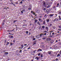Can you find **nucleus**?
<instances>
[{
	"instance_id": "obj_1",
	"label": "nucleus",
	"mask_w": 61,
	"mask_h": 61,
	"mask_svg": "<svg viewBox=\"0 0 61 61\" xmlns=\"http://www.w3.org/2000/svg\"><path fill=\"white\" fill-rule=\"evenodd\" d=\"M44 33H45V34H43V36H46V34L47 33H48V31H46V30L44 31H43Z\"/></svg>"
},
{
	"instance_id": "obj_2",
	"label": "nucleus",
	"mask_w": 61,
	"mask_h": 61,
	"mask_svg": "<svg viewBox=\"0 0 61 61\" xmlns=\"http://www.w3.org/2000/svg\"><path fill=\"white\" fill-rule=\"evenodd\" d=\"M46 40H47V41H50V40H52V39H51V38L50 37H49L47 38V39Z\"/></svg>"
},
{
	"instance_id": "obj_3",
	"label": "nucleus",
	"mask_w": 61,
	"mask_h": 61,
	"mask_svg": "<svg viewBox=\"0 0 61 61\" xmlns=\"http://www.w3.org/2000/svg\"><path fill=\"white\" fill-rule=\"evenodd\" d=\"M39 21H40V22H43V20L42 19H41L40 18L38 19Z\"/></svg>"
},
{
	"instance_id": "obj_4",
	"label": "nucleus",
	"mask_w": 61,
	"mask_h": 61,
	"mask_svg": "<svg viewBox=\"0 0 61 61\" xmlns=\"http://www.w3.org/2000/svg\"><path fill=\"white\" fill-rule=\"evenodd\" d=\"M43 5L44 7H46V3L45 2H44L43 3Z\"/></svg>"
},
{
	"instance_id": "obj_5",
	"label": "nucleus",
	"mask_w": 61,
	"mask_h": 61,
	"mask_svg": "<svg viewBox=\"0 0 61 61\" xmlns=\"http://www.w3.org/2000/svg\"><path fill=\"white\" fill-rule=\"evenodd\" d=\"M9 38H13V36L9 35Z\"/></svg>"
},
{
	"instance_id": "obj_6",
	"label": "nucleus",
	"mask_w": 61,
	"mask_h": 61,
	"mask_svg": "<svg viewBox=\"0 0 61 61\" xmlns=\"http://www.w3.org/2000/svg\"><path fill=\"white\" fill-rule=\"evenodd\" d=\"M21 46L20 47L21 49H22L23 48H24V45L23 44H22L21 45Z\"/></svg>"
},
{
	"instance_id": "obj_7",
	"label": "nucleus",
	"mask_w": 61,
	"mask_h": 61,
	"mask_svg": "<svg viewBox=\"0 0 61 61\" xmlns=\"http://www.w3.org/2000/svg\"><path fill=\"white\" fill-rule=\"evenodd\" d=\"M54 20H55V21H56L57 22L59 21V20H58V19H57V18H56L55 19H54Z\"/></svg>"
},
{
	"instance_id": "obj_8",
	"label": "nucleus",
	"mask_w": 61,
	"mask_h": 61,
	"mask_svg": "<svg viewBox=\"0 0 61 61\" xmlns=\"http://www.w3.org/2000/svg\"><path fill=\"white\" fill-rule=\"evenodd\" d=\"M46 22L47 23L48 22H49V19H46Z\"/></svg>"
},
{
	"instance_id": "obj_9",
	"label": "nucleus",
	"mask_w": 61,
	"mask_h": 61,
	"mask_svg": "<svg viewBox=\"0 0 61 61\" xmlns=\"http://www.w3.org/2000/svg\"><path fill=\"white\" fill-rule=\"evenodd\" d=\"M51 6L50 5H48L46 7V8H48L50 7H51Z\"/></svg>"
},
{
	"instance_id": "obj_10",
	"label": "nucleus",
	"mask_w": 61,
	"mask_h": 61,
	"mask_svg": "<svg viewBox=\"0 0 61 61\" xmlns=\"http://www.w3.org/2000/svg\"><path fill=\"white\" fill-rule=\"evenodd\" d=\"M8 54V52H5V55L6 56Z\"/></svg>"
},
{
	"instance_id": "obj_11",
	"label": "nucleus",
	"mask_w": 61,
	"mask_h": 61,
	"mask_svg": "<svg viewBox=\"0 0 61 61\" xmlns=\"http://www.w3.org/2000/svg\"><path fill=\"white\" fill-rule=\"evenodd\" d=\"M54 14H51L49 15L50 16L52 17L54 15Z\"/></svg>"
},
{
	"instance_id": "obj_12",
	"label": "nucleus",
	"mask_w": 61,
	"mask_h": 61,
	"mask_svg": "<svg viewBox=\"0 0 61 61\" xmlns=\"http://www.w3.org/2000/svg\"><path fill=\"white\" fill-rule=\"evenodd\" d=\"M35 59H37L36 60H38V59H39V57H38L37 56L35 58Z\"/></svg>"
},
{
	"instance_id": "obj_13",
	"label": "nucleus",
	"mask_w": 61,
	"mask_h": 61,
	"mask_svg": "<svg viewBox=\"0 0 61 61\" xmlns=\"http://www.w3.org/2000/svg\"><path fill=\"white\" fill-rule=\"evenodd\" d=\"M45 21H46L45 20H44L43 21V24L44 25L46 24V22H45Z\"/></svg>"
},
{
	"instance_id": "obj_14",
	"label": "nucleus",
	"mask_w": 61,
	"mask_h": 61,
	"mask_svg": "<svg viewBox=\"0 0 61 61\" xmlns=\"http://www.w3.org/2000/svg\"><path fill=\"white\" fill-rule=\"evenodd\" d=\"M60 56V54H58L57 55V57H59V56Z\"/></svg>"
},
{
	"instance_id": "obj_15",
	"label": "nucleus",
	"mask_w": 61,
	"mask_h": 61,
	"mask_svg": "<svg viewBox=\"0 0 61 61\" xmlns=\"http://www.w3.org/2000/svg\"><path fill=\"white\" fill-rule=\"evenodd\" d=\"M36 12L37 13H39V10H38L36 11Z\"/></svg>"
},
{
	"instance_id": "obj_16",
	"label": "nucleus",
	"mask_w": 61,
	"mask_h": 61,
	"mask_svg": "<svg viewBox=\"0 0 61 61\" xmlns=\"http://www.w3.org/2000/svg\"><path fill=\"white\" fill-rule=\"evenodd\" d=\"M46 12H47V13H49V12H50V11L49 10L48 11V10H47Z\"/></svg>"
},
{
	"instance_id": "obj_17",
	"label": "nucleus",
	"mask_w": 61,
	"mask_h": 61,
	"mask_svg": "<svg viewBox=\"0 0 61 61\" xmlns=\"http://www.w3.org/2000/svg\"><path fill=\"white\" fill-rule=\"evenodd\" d=\"M40 36L41 37V36H42L43 35V34H41L40 35Z\"/></svg>"
},
{
	"instance_id": "obj_18",
	"label": "nucleus",
	"mask_w": 61,
	"mask_h": 61,
	"mask_svg": "<svg viewBox=\"0 0 61 61\" xmlns=\"http://www.w3.org/2000/svg\"><path fill=\"white\" fill-rule=\"evenodd\" d=\"M54 42V41L53 40H51V44H53Z\"/></svg>"
},
{
	"instance_id": "obj_19",
	"label": "nucleus",
	"mask_w": 61,
	"mask_h": 61,
	"mask_svg": "<svg viewBox=\"0 0 61 61\" xmlns=\"http://www.w3.org/2000/svg\"><path fill=\"white\" fill-rule=\"evenodd\" d=\"M37 24H38V25H41V24H40V23H39V21H38V22H37Z\"/></svg>"
},
{
	"instance_id": "obj_20",
	"label": "nucleus",
	"mask_w": 61,
	"mask_h": 61,
	"mask_svg": "<svg viewBox=\"0 0 61 61\" xmlns=\"http://www.w3.org/2000/svg\"><path fill=\"white\" fill-rule=\"evenodd\" d=\"M7 43L6 44V46H7V45L9 44V42H7Z\"/></svg>"
},
{
	"instance_id": "obj_21",
	"label": "nucleus",
	"mask_w": 61,
	"mask_h": 61,
	"mask_svg": "<svg viewBox=\"0 0 61 61\" xmlns=\"http://www.w3.org/2000/svg\"><path fill=\"white\" fill-rule=\"evenodd\" d=\"M42 28H43V29H44V28H45V26H42Z\"/></svg>"
},
{
	"instance_id": "obj_22",
	"label": "nucleus",
	"mask_w": 61,
	"mask_h": 61,
	"mask_svg": "<svg viewBox=\"0 0 61 61\" xmlns=\"http://www.w3.org/2000/svg\"><path fill=\"white\" fill-rule=\"evenodd\" d=\"M56 7L55 6H52V8H54V9H55V8H56Z\"/></svg>"
},
{
	"instance_id": "obj_23",
	"label": "nucleus",
	"mask_w": 61,
	"mask_h": 61,
	"mask_svg": "<svg viewBox=\"0 0 61 61\" xmlns=\"http://www.w3.org/2000/svg\"><path fill=\"white\" fill-rule=\"evenodd\" d=\"M42 47L43 48H45V46L43 45H42Z\"/></svg>"
},
{
	"instance_id": "obj_24",
	"label": "nucleus",
	"mask_w": 61,
	"mask_h": 61,
	"mask_svg": "<svg viewBox=\"0 0 61 61\" xmlns=\"http://www.w3.org/2000/svg\"><path fill=\"white\" fill-rule=\"evenodd\" d=\"M36 50H35L34 51H33V52H34V53H35V52H36Z\"/></svg>"
},
{
	"instance_id": "obj_25",
	"label": "nucleus",
	"mask_w": 61,
	"mask_h": 61,
	"mask_svg": "<svg viewBox=\"0 0 61 61\" xmlns=\"http://www.w3.org/2000/svg\"><path fill=\"white\" fill-rule=\"evenodd\" d=\"M45 39H46V38L45 37H43L42 38V39H43V40H45Z\"/></svg>"
},
{
	"instance_id": "obj_26",
	"label": "nucleus",
	"mask_w": 61,
	"mask_h": 61,
	"mask_svg": "<svg viewBox=\"0 0 61 61\" xmlns=\"http://www.w3.org/2000/svg\"><path fill=\"white\" fill-rule=\"evenodd\" d=\"M45 28L46 29H47V30L48 29V27H45Z\"/></svg>"
},
{
	"instance_id": "obj_27",
	"label": "nucleus",
	"mask_w": 61,
	"mask_h": 61,
	"mask_svg": "<svg viewBox=\"0 0 61 61\" xmlns=\"http://www.w3.org/2000/svg\"><path fill=\"white\" fill-rule=\"evenodd\" d=\"M38 20H35V23H36V22H37V21Z\"/></svg>"
},
{
	"instance_id": "obj_28",
	"label": "nucleus",
	"mask_w": 61,
	"mask_h": 61,
	"mask_svg": "<svg viewBox=\"0 0 61 61\" xmlns=\"http://www.w3.org/2000/svg\"><path fill=\"white\" fill-rule=\"evenodd\" d=\"M48 53L49 54H49H51V52H48Z\"/></svg>"
},
{
	"instance_id": "obj_29",
	"label": "nucleus",
	"mask_w": 61,
	"mask_h": 61,
	"mask_svg": "<svg viewBox=\"0 0 61 61\" xmlns=\"http://www.w3.org/2000/svg\"><path fill=\"white\" fill-rule=\"evenodd\" d=\"M52 9V8H50V9H49V11H51Z\"/></svg>"
},
{
	"instance_id": "obj_30",
	"label": "nucleus",
	"mask_w": 61,
	"mask_h": 61,
	"mask_svg": "<svg viewBox=\"0 0 61 61\" xmlns=\"http://www.w3.org/2000/svg\"><path fill=\"white\" fill-rule=\"evenodd\" d=\"M38 56H40V53H39L38 54Z\"/></svg>"
},
{
	"instance_id": "obj_31",
	"label": "nucleus",
	"mask_w": 61,
	"mask_h": 61,
	"mask_svg": "<svg viewBox=\"0 0 61 61\" xmlns=\"http://www.w3.org/2000/svg\"><path fill=\"white\" fill-rule=\"evenodd\" d=\"M26 34H28V31H27L26 32Z\"/></svg>"
},
{
	"instance_id": "obj_32",
	"label": "nucleus",
	"mask_w": 61,
	"mask_h": 61,
	"mask_svg": "<svg viewBox=\"0 0 61 61\" xmlns=\"http://www.w3.org/2000/svg\"><path fill=\"white\" fill-rule=\"evenodd\" d=\"M19 53H21L22 52V50H20L19 52Z\"/></svg>"
},
{
	"instance_id": "obj_33",
	"label": "nucleus",
	"mask_w": 61,
	"mask_h": 61,
	"mask_svg": "<svg viewBox=\"0 0 61 61\" xmlns=\"http://www.w3.org/2000/svg\"><path fill=\"white\" fill-rule=\"evenodd\" d=\"M7 31H8V32H11V30H7Z\"/></svg>"
},
{
	"instance_id": "obj_34",
	"label": "nucleus",
	"mask_w": 61,
	"mask_h": 61,
	"mask_svg": "<svg viewBox=\"0 0 61 61\" xmlns=\"http://www.w3.org/2000/svg\"><path fill=\"white\" fill-rule=\"evenodd\" d=\"M40 51V49H39L38 50V51H37V52H38V51Z\"/></svg>"
},
{
	"instance_id": "obj_35",
	"label": "nucleus",
	"mask_w": 61,
	"mask_h": 61,
	"mask_svg": "<svg viewBox=\"0 0 61 61\" xmlns=\"http://www.w3.org/2000/svg\"><path fill=\"white\" fill-rule=\"evenodd\" d=\"M10 44V46H12V45H13V44L12 43V42H11Z\"/></svg>"
},
{
	"instance_id": "obj_36",
	"label": "nucleus",
	"mask_w": 61,
	"mask_h": 61,
	"mask_svg": "<svg viewBox=\"0 0 61 61\" xmlns=\"http://www.w3.org/2000/svg\"><path fill=\"white\" fill-rule=\"evenodd\" d=\"M50 26H52V24H50Z\"/></svg>"
},
{
	"instance_id": "obj_37",
	"label": "nucleus",
	"mask_w": 61,
	"mask_h": 61,
	"mask_svg": "<svg viewBox=\"0 0 61 61\" xmlns=\"http://www.w3.org/2000/svg\"><path fill=\"white\" fill-rule=\"evenodd\" d=\"M43 54H41V57H43Z\"/></svg>"
},
{
	"instance_id": "obj_38",
	"label": "nucleus",
	"mask_w": 61,
	"mask_h": 61,
	"mask_svg": "<svg viewBox=\"0 0 61 61\" xmlns=\"http://www.w3.org/2000/svg\"><path fill=\"white\" fill-rule=\"evenodd\" d=\"M31 8H28V10H31Z\"/></svg>"
},
{
	"instance_id": "obj_39",
	"label": "nucleus",
	"mask_w": 61,
	"mask_h": 61,
	"mask_svg": "<svg viewBox=\"0 0 61 61\" xmlns=\"http://www.w3.org/2000/svg\"><path fill=\"white\" fill-rule=\"evenodd\" d=\"M59 53H60V54L61 55V51H60Z\"/></svg>"
},
{
	"instance_id": "obj_40",
	"label": "nucleus",
	"mask_w": 61,
	"mask_h": 61,
	"mask_svg": "<svg viewBox=\"0 0 61 61\" xmlns=\"http://www.w3.org/2000/svg\"><path fill=\"white\" fill-rule=\"evenodd\" d=\"M52 3H53V2L52 1L51 2H50V4H52Z\"/></svg>"
},
{
	"instance_id": "obj_41",
	"label": "nucleus",
	"mask_w": 61,
	"mask_h": 61,
	"mask_svg": "<svg viewBox=\"0 0 61 61\" xmlns=\"http://www.w3.org/2000/svg\"><path fill=\"white\" fill-rule=\"evenodd\" d=\"M59 14H61V10L59 12Z\"/></svg>"
},
{
	"instance_id": "obj_42",
	"label": "nucleus",
	"mask_w": 61,
	"mask_h": 61,
	"mask_svg": "<svg viewBox=\"0 0 61 61\" xmlns=\"http://www.w3.org/2000/svg\"><path fill=\"white\" fill-rule=\"evenodd\" d=\"M59 3H58L57 5H58V6H59Z\"/></svg>"
},
{
	"instance_id": "obj_43",
	"label": "nucleus",
	"mask_w": 61,
	"mask_h": 61,
	"mask_svg": "<svg viewBox=\"0 0 61 61\" xmlns=\"http://www.w3.org/2000/svg\"><path fill=\"white\" fill-rule=\"evenodd\" d=\"M36 39L35 38H33V40H36Z\"/></svg>"
},
{
	"instance_id": "obj_44",
	"label": "nucleus",
	"mask_w": 61,
	"mask_h": 61,
	"mask_svg": "<svg viewBox=\"0 0 61 61\" xmlns=\"http://www.w3.org/2000/svg\"><path fill=\"white\" fill-rule=\"evenodd\" d=\"M34 12H33V11H31V13H32V14H33V13Z\"/></svg>"
},
{
	"instance_id": "obj_45",
	"label": "nucleus",
	"mask_w": 61,
	"mask_h": 61,
	"mask_svg": "<svg viewBox=\"0 0 61 61\" xmlns=\"http://www.w3.org/2000/svg\"><path fill=\"white\" fill-rule=\"evenodd\" d=\"M46 10V8H44L43 9V10H44V11H45Z\"/></svg>"
},
{
	"instance_id": "obj_46",
	"label": "nucleus",
	"mask_w": 61,
	"mask_h": 61,
	"mask_svg": "<svg viewBox=\"0 0 61 61\" xmlns=\"http://www.w3.org/2000/svg\"><path fill=\"white\" fill-rule=\"evenodd\" d=\"M59 28H60L61 29V26H59Z\"/></svg>"
},
{
	"instance_id": "obj_47",
	"label": "nucleus",
	"mask_w": 61,
	"mask_h": 61,
	"mask_svg": "<svg viewBox=\"0 0 61 61\" xmlns=\"http://www.w3.org/2000/svg\"><path fill=\"white\" fill-rule=\"evenodd\" d=\"M34 45H36V43L35 42H34L33 44Z\"/></svg>"
},
{
	"instance_id": "obj_48",
	"label": "nucleus",
	"mask_w": 61,
	"mask_h": 61,
	"mask_svg": "<svg viewBox=\"0 0 61 61\" xmlns=\"http://www.w3.org/2000/svg\"><path fill=\"white\" fill-rule=\"evenodd\" d=\"M10 4H13V5H14V3H12L11 2V3H10Z\"/></svg>"
},
{
	"instance_id": "obj_49",
	"label": "nucleus",
	"mask_w": 61,
	"mask_h": 61,
	"mask_svg": "<svg viewBox=\"0 0 61 61\" xmlns=\"http://www.w3.org/2000/svg\"><path fill=\"white\" fill-rule=\"evenodd\" d=\"M22 1H21L20 3V4H22Z\"/></svg>"
},
{
	"instance_id": "obj_50",
	"label": "nucleus",
	"mask_w": 61,
	"mask_h": 61,
	"mask_svg": "<svg viewBox=\"0 0 61 61\" xmlns=\"http://www.w3.org/2000/svg\"><path fill=\"white\" fill-rule=\"evenodd\" d=\"M22 11H23V12H25V10H22Z\"/></svg>"
},
{
	"instance_id": "obj_51",
	"label": "nucleus",
	"mask_w": 61,
	"mask_h": 61,
	"mask_svg": "<svg viewBox=\"0 0 61 61\" xmlns=\"http://www.w3.org/2000/svg\"><path fill=\"white\" fill-rule=\"evenodd\" d=\"M24 46H27V44H25L24 45Z\"/></svg>"
},
{
	"instance_id": "obj_52",
	"label": "nucleus",
	"mask_w": 61,
	"mask_h": 61,
	"mask_svg": "<svg viewBox=\"0 0 61 61\" xmlns=\"http://www.w3.org/2000/svg\"><path fill=\"white\" fill-rule=\"evenodd\" d=\"M56 61H57L58 60V59L57 58H56Z\"/></svg>"
},
{
	"instance_id": "obj_53",
	"label": "nucleus",
	"mask_w": 61,
	"mask_h": 61,
	"mask_svg": "<svg viewBox=\"0 0 61 61\" xmlns=\"http://www.w3.org/2000/svg\"><path fill=\"white\" fill-rule=\"evenodd\" d=\"M58 30H59V31H61V29H58Z\"/></svg>"
},
{
	"instance_id": "obj_54",
	"label": "nucleus",
	"mask_w": 61,
	"mask_h": 61,
	"mask_svg": "<svg viewBox=\"0 0 61 61\" xmlns=\"http://www.w3.org/2000/svg\"><path fill=\"white\" fill-rule=\"evenodd\" d=\"M4 25V23H2V25Z\"/></svg>"
},
{
	"instance_id": "obj_55",
	"label": "nucleus",
	"mask_w": 61,
	"mask_h": 61,
	"mask_svg": "<svg viewBox=\"0 0 61 61\" xmlns=\"http://www.w3.org/2000/svg\"><path fill=\"white\" fill-rule=\"evenodd\" d=\"M2 30V28L1 27H0V30Z\"/></svg>"
},
{
	"instance_id": "obj_56",
	"label": "nucleus",
	"mask_w": 61,
	"mask_h": 61,
	"mask_svg": "<svg viewBox=\"0 0 61 61\" xmlns=\"http://www.w3.org/2000/svg\"><path fill=\"white\" fill-rule=\"evenodd\" d=\"M33 15H35V13H34V12H33Z\"/></svg>"
},
{
	"instance_id": "obj_57",
	"label": "nucleus",
	"mask_w": 61,
	"mask_h": 61,
	"mask_svg": "<svg viewBox=\"0 0 61 61\" xmlns=\"http://www.w3.org/2000/svg\"><path fill=\"white\" fill-rule=\"evenodd\" d=\"M54 34H55V33H54V32H53V33L52 34V35H54Z\"/></svg>"
},
{
	"instance_id": "obj_58",
	"label": "nucleus",
	"mask_w": 61,
	"mask_h": 61,
	"mask_svg": "<svg viewBox=\"0 0 61 61\" xmlns=\"http://www.w3.org/2000/svg\"><path fill=\"white\" fill-rule=\"evenodd\" d=\"M21 13H23V11H22H22H21Z\"/></svg>"
},
{
	"instance_id": "obj_59",
	"label": "nucleus",
	"mask_w": 61,
	"mask_h": 61,
	"mask_svg": "<svg viewBox=\"0 0 61 61\" xmlns=\"http://www.w3.org/2000/svg\"><path fill=\"white\" fill-rule=\"evenodd\" d=\"M26 48V46H25V47L24 49H25V48Z\"/></svg>"
},
{
	"instance_id": "obj_60",
	"label": "nucleus",
	"mask_w": 61,
	"mask_h": 61,
	"mask_svg": "<svg viewBox=\"0 0 61 61\" xmlns=\"http://www.w3.org/2000/svg\"><path fill=\"white\" fill-rule=\"evenodd\" d=\"M46 14H45V16H44V17H46Z\"/></svg>"
},
{
	"instance_id": "obj_61",
	"label": "nucleus",
	"mask_w": 61,
	"mask_h": 61,
	"mask_svg": "<svg viewBox=\"0 0 61 61\" xmlns=\"http://www.w3.org/2000/svg\"><path fill=\"white\" fill-rule=\"evenodd\" d=\"M42 51V49H40V51Z\"/></svg>"
},
{
	"instance_id": "obj_62",
	"label": "nucleus",
	"mask_w": 61,
	"mask_h": 61,
	"mask_svg": "<svg viewBox=\"0 0 61 61\" xmlns=\"http://www.w3.org/2000/svg\"><path fill=\"white\" fill-rule=\"evenodd\" d=\"M30 49V48H27V49Z\"/></svg>"
},
{
	"instance_id": "obj_63",
	"label": "nucleus",
	"mask_w": 61,
	"mask_h": 61,
	"mask_svg": "<svg viewBox=\"0 0 61 61\" xmlns=\"http://www.w3.org/2000/svg\"><path fill=\"white\" fill-rule=\"evenodd\" d=\"M24 51H25V52H26V50H24Z\"/></svg>"
},
{
	"instance_id": "obj_64",
	"label": "nucleus",
	"mask_w": 61,
	"mask_h": 61,
	"mask_svg": "<svg viewBox=\"0 0 61 61\" xmlns=\"http://www.w3.org/2000/svg\"><path fill=\"white\" fill-rule=\"evenodd\" d=\"M38 36H36V37H38Z\"/></svg>"
}]
</instances>
